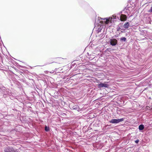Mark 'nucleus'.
Returning <instances> with one entry per match:
<instances>
[{"label": "nucleus", "instance_id": "f257e3e1", "mask_svg": "<svg viewBox=\"0 0 152 152\" xmlns=\"http://www.w3.org/2000/svg\"><path fill=\"white\" fill-rule=\"evenodd\" d=\"M113 17H109V18H100V19H99V22L103 24H108L109 23H111L113 21V19H115L116 18V16L115 15H113Z\"/></svg>", "mask_w": 152, "mask_h": 152}, {"label": "nucleus", "instance_id": "f03ea898", "mask_svg": "<svg viewBox=\"0 0 152 152\" xmlns=\"http://www.w3.org/2000/svg\"><path fill=\"white\" fill-rule=\"evenodd\" d=\"M118 39H116L114 38L110 39L109 41L110 45L112 46H115L117 45L119 46L121 45V43H120V42H119L118 43Z\"/></svg>", "mask_w": 152, "mask_h": 152}, {"label": "nucleus", "instance_id": "7ed1b4c3", "mask_svg": "<svg viewBox=\"0 0 152 152\" xmlns=\"http://www.w3.org/2000/svg\"><path fill=\"white\" fill-rule=\"evenodd\" d=\"M124 118H122L120 119H112L109 121V123L112 124H117L120 122L123 121L124 120Z\"/></svg>", "mask_w": 152, "mask_h": 152}, {"label": "nucleus", "instance_id": "20e7f679", "mask_svg": "<svg viewBox=\"0 0 152 152\" xmlns=\"http://www.w3.org/2000/svg\"><path fill=\"white\" fill-rule=\"evenodd\" d=\"M117 18L121 21H124L126 20L127 17L126 15H125L123 14L121 15L120 14L119 16H118Z\"/></svg>", "mask_w": 152, "mask_h": 152}, {"label": "nucleus", "instance_id": "39448f33", "mask_svg": "<svg viewBox=\"0 0 152 152\" xmlns=\"http://www.w3.org/2000/svg\"><path fill=\"white\" fill-rule=\"evenodd\" d=\"M108 82L104 83H100L98 84V88H108L109 87V85L106 83Z\"/></svg>", "mask_w": 152, "mask_h": 152}, {"label": "nucleus", "instance_id": "423d86ee", "mask_svg": "<svg viewBox=\"0 0 152 152\" xmlns=\"http://www.w3.org/2000/svg\"><path fill=\"white\" fill-rule=\"evenodd\" d=\"M69 107L71 109L76 110L78 112H80L81 110V109L79 108V106L77 105H70Z\"/></svg>", "mask_w": 152, "mask_h": 152}, {"label": "nucleus", "instance_id": "0eeeda50", "mask_svg": "<svg viewBox=\"0 0 152 152\" xmlns=\"http://www.w3.org/2000/svg\"><path fill=\"white\" fill-rule=\"evenodd\" d=\"M121 12L127 16L129 15L130 11L129 8H126Z\"/></svg>", "mask_w": 152, "mask_h": 152}, {"label": "nucleus", "instance_id": "6e6552de", "mask_svg": "<svg viewBox=\"0 0 152 152\" xmlns=\"http://www.w3.org/2000/svg\"><path fill=\"white\" fill-rule=\"evenodd\" d=\"M15 150L11 146L5 148L4 150V152H15Z\"/></svg>", "mask_w": 152, "mask_h": 152}, {"label": "nucleus", "instance_id": "1a4fd4ad", "mask_svg": "<svg viewBox=\"0 0 152 152\" xmlns=\"http://www.w3.org/2000/svg\"><path fill=\"white\" fill-rule=\"evenodd\" d=\"M1 91L2 93L3 94V96L4 97H6L7 95L9 94V92L5 88H2Z\"/></svg>", "mask_w": 152, "mask_h": 152}, {"label": "nucleus", "instance_id": "9d476101", "mask_svg": "<svg viewBox=\"0 0 152 152\" xmlns=\"http://www.w3.org/2000/svg\"><path fill=\"white\" fill-rule=\"evenodd\" d=\"M120 39V42H121V44L122 43V44H124L125 42H126L127 40L126 38L124 37H121Z\"/></svg>", "mask_w": 152, "mask_h": 152}, {"label": "nucleus", "instance_id": "9b49d317", "mask_svg": "<svg viewBox=\"0 0 152 152\" xmlns=\"http://www.w3.org/2000/svg\"><path fill=\"white\" fill-rule=\"evenodd\" d=\"M129 22H127L124 24L123 26V27L127 29L129 28Z\"/></svg>", "mask_w": 152, "mask_h": 152}, {"label": "nucleus", "instance_id": "f8f14e48", "mask_svg": "<svg viewBox=\"0 0 152 152\" xmlns=\"http://www.w3.org/2000/svg\"><path fill=\"white\" fill-rule=\"evenodd\" d=\"M144 128L145 126L142 124H141L138 127L139 129L140 130V132L143 130V129H144Z\"/></svg>", "mask_w": 152, "mask_h": 152}, {"label": "nucleus", "instance_id": "ddd939ff", "mask_svg": "<svg viewBox=\"0 0 152 152\" xmlns=\"http://www.w3.org/2000/svg\"><path fill=\"white\" fill-rule=\"evenodd\" d=\"M122 27V25L121 24H119L117 28V31H119L121 30H124L123 28H121L120 27Z\"/></svg>", "mask_w": 152, "mask_h": 152}, {"label": "nucleus", "instance_id": "4468645a", "mask_svg": "<svg viewBox=\"0 0 152 152\" xmlns=\"http://www.w3.org/2000/svg\"><path fill=\"white\" fill-rule=\"evenodd\" d=\"M44 129L46 132H48L50 131V128L48 126L45 125V126Z\"/></svg>", "mask_w": 152, "mask_h": 152}, {"label": "nucleus", "instance_id": "2eb2a0df", "mask_svg": "<svg viewBox=\"0 0 152 152\" xmlns=\"http://www.w3.org/2000/svg\"><path fill=\"white\" fill-rule=\"evenodd\" d=\"M148 12L152 13V6L151 7L150 9L148 10Z\"/></svg>", "mask_w": 152, "mask_h": 152}, {"label": "nucleus", "instance_id": "dca6fc26", "mask_svg": "<svg viewBox=\"0 0 152 152\" xmlns=\"http://www.w3.org/2000/svg\"><path fill=\"white\" fill-rule=\"evenodd\" d=\"M89 59L90 60H92V59H93L94 58V57L93 56V55L92 56H91L90 57H88Z\"/></svg>", "mask_w": 152, "mask_h": 152}, {"label": "nucleus", "instance_id": "f3484780", "mask_svg": "<svg viewBox=\"0 0 152 152\" xmlns=\"http://www.w3.org/2000/svg\"><path fill=\"white\" fill-rule=\"evenodd\" d=\"M139 140L138 139H137L135 141V142L136 144H138L139 143Z\"/></svg>", "mask_w": 152, "mask_h": 152}, {"label": "nucleus", "instance_id": "a211bd4d", "mask_svg": "<svg viewBox=\"0 0 152 152\" xmlns=\"http://www.w3.org/2000/svg\"><path fill=\"white\" fill-rule=\"evenodd\" d=\"M118 36H119L118 34H116V35H114L113 36V37H115V38H116V37H118Z\"/></svg>", "mask_w": 152, "mask_h": 152}, {"label": "nucleus", "instance_id": "6ab92c4d", "mask_svg": "<svg viewBox=\"0 0 152 152\" xmlns=\"http://www.w3.org/2000/svg\"><path fill=\"white\" fill-rule=\"evenodd\" d=\"M87 54L88 55V57H90L91 56H92L93 55H92L91 54H89V53H87Z\"/></svg>", "mask_w": 152, "mask_h": 152}, {"label": "nucleus", "instance_id": "aec40b11", "mask_svg": "<svg viewBox=\"0 0 152 152\" xmlns=\"http://www.w3.org/2000/svg\"><path fill=\"white\" fill-rule=\"evenodd\" d=\"M121 32L123 33L124 32V30H121Z\"/></svg>", "mask_w": 152, "mask_h": 152}, {"label": "nucleus", "instance_id": "412c9836", "mask_svg": "<svg viewBox=\"0 0 152 152\" xmlns=\"http://www.w3.org/2000/svg\"><path fill=\"white\" fill-rule=\"evenodd\" d=\"M15 152H19L18 151H17L15 150Z\"/></svg>", "mask_w": 152, "mask_h": 152}, {"label": "nucleus", "instance_id": "4be33fe9", "mask_svg": "<svg viewBox=\"0 0 152 152\" xmlns=\"http://www.w3.org/2000/svg\"><path fill=\"white\" fill-rule=\"evenodd\" d=\"M72 65H74V64H72Z\"/></svg>", "mask_w": 152, "mask_h": 152}, {"label": "nucleus", "instance_id": "5701e85b", "mask_svg": "<svg viewBox=\"0 0 152 152\" xmlns=\"http://www.w3.org/2000/svg\"><path fill=\"white\" fill-rule=\"evenodd\" d=\"M72 65H74V64H72Z\"/></svg>", "mask_w": 152, "mask_h": 152}]
</instances>
